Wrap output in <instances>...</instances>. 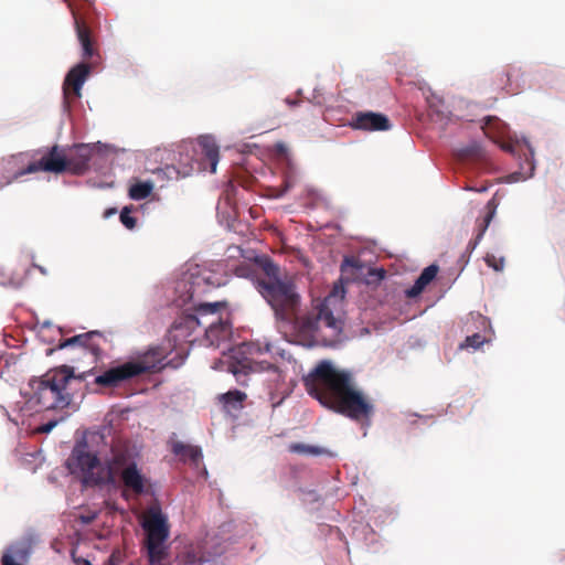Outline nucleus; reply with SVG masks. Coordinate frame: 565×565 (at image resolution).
I'll list each match as a JSON object with an SVG mask.
<instances>
[{"mask_svg":"<svg viewBox=\"0 0 565 565\" xmlns=\"http://www.w3.org/2000/svg\"><path fill=\"white\" fill-rule=\"evenodd\" d=\"M90 73V65L87 63H78L72 67L65 76L63 83V97L65 107L82 96V87Z\"/></svg>","mask_w":565,"mask_h":565,"instance_id":"obj_12","label":"nucleus"},{"mask_svg":"<svg viewBox=\"0 0 565 565\" xmlns=\"http://www.w3.org/2000/svg\"><path fill=\"white\" fill-rule=\"evenodd\" d=\"M120 222L128 228L132 230L136 226V218L130 215V210L124 207L120 213Z\"/></svg>","mask_w":565,"mask_h":565,"instance_id":"obj_27","label":"nucleus"},{"mask_svg":"<svg viewBox=\"0 0 565 565\" xmlns=\"http://www.w3.org/2000/svg\"><path fill=\"white\" fill-rule=\"evenodd\" d=\"M171 451L180 458L183 462H190L194 467H199L202 461L203 455L199 446L184 444L182 441H173Z\"/></svg>","mask_w":565,"mask_h":565,"instance_id":"obj_17","label":"nucleus"},{"mask_svg":"<svg viewBox=\"0 0 565 565\" xmlns=\"http://www.w3.org/2000/svg\"><path fill=\"white\" fill-rule=\"evenodd\" d=\"M484 341H486V339L481 334L475 333V334L468 335L466 338L463 343L460 344V349H466V348L479 349L484 343Z\"/></svg>","mask_w":565,"mask_h":565,"instance_id":"obj_25","label":"nucleus"},{"mask_svg":"<svg viewBox=\"0 0 565 565\" xmlns=\"http://www.w3.org/2000/svg\"><path fill=\"white\" fill-rule=\"evenodd\" d=\"M486 209H487V212L484 213V215L481 218L477 220L475 238L468 243L467 249L470 253L480 243V241L482 239L487 228L489 227V225L494 216L495 205L493 204V200L488 202Z\"/></svg>","mask_w":565,"mask_h":565,"instance_id":"obj_18","label":"nucleus"},{"mask_svg":"<svg viewBox=\"0 0 565 565\" xmlns=\"http://www.w3.org/2000/svg\"><path fill=\"white\" fill-rule=\"evenodd\" d=\"M170 353V345L151 347L136 360L105 371L95 379V383L104 387H116L120 383L145 373L159 372L167 366L179 367L183 363L184 356H179L178 361L167 360Z\"/></svg>","mask_w":565,"mask_h":565,"instance_id":"obj_3","label":"nucleus"},{"mask_svg":"<svg viewBox=\"0 0 565 565\" xmlns=\"http://www.w3.org/2000/svg\"><path fill=\"white\" fill-rule=\"evenodd\" d=\"M307 393L322 406L354 420L369 419L373 405L359 388L353 374L320 361L302 379Z\"/></svg>","mask_w":565,"mask_h":565,"instance_id":"obj_1","label":"nucleus"},{"mask_svg":"<svg viewBox=\"0 0 565 565\" xmlns=\"http://www.w3.org/2000/svg\"><path fill=\"white\" fill-rule=\"evenodd\" d=\"M348 267H352L358 271L363 270V266L356 265L354 262H351L349 259H345V262L342 265V271L345 273L348 270Z\"/></svg>","mask_w":565,"mask_h":565,"instance_id":"obj_30","label":"nucleus"},{"mask_svg":"<svg viewBox=\"0 0 565 565\" xmlns=\"http://www.w3.org/2000/svg\"><path fill=\"white\" fill-rule=\"evenodd\" d=\"M85 565H92L88 561H85Z\"/></svg>","mask_w":565,"mask_h":565,"instance_id":"obj_37","label":"nucleus"},{"mask_svg":"<svg viewBox=\"0 0 565 565\" xmlns=\"http://www.w3.org/2000/svg\"><path fill=\"white\" fill-rule=\"evenodd\" d=\"M487 186H481L480 189L470 188V190L478 191V192H484L487 191Z\"/></svg>","mask_w":565,"mask_h":565,"instance_id":"obj_34","label":"nucleus"},{"mask_svg":"<svg viewBox=\"0 0 565 565\" xmlns=\"http://www.w3.org/2000/svg\"><path fill=\"white\" fill-rule=\"evenodd\" d=\"M350 126L364 131H384L388 129V118L373 111H358L352 116Z\"/></svg>","mask_w":565,"mask_h":565,"instance_id":"obj_14","label":"nucleus"},{"mask_svg":"<svg viewBox=\"0 0 565 565\" xmlns=\"http://www.w3.org/2000/svg\"><path fill=\"white\" fill-rule=\"evenodd\" d=\"M96 337H100V333L98 331H90V332H87V333H83V334H78V335H74L72 338H68L64 341H62L60 344H58V349H64V348H67V347H71V345H81L82 347V343L84 341H92L93 339H95Z\"/></svg>","mask_w":565,"mask_h":565,"instance_id":"obj_23","label":"nucleus"},{"mask_svg":"<svg viewBox=\"0 0 565 565\" xmlns=\"http://www.w3.org/2000/svg\"><path fill=\"white\" fill-rule=\"evenodd\" d=\"M195 170V168L193 167V164H189V169L183 171V175H188L191 171Z\"/></svg>","mask_w":565,"mask_h":565,"instance_id":"obj_33","label":"nucleus"},{"mask_svg":"<svg viewBox=\"0 0 565 565\" xmlns=\"http://www.w3.org/2000/svg\"><path fill=\"white\" fill-rule=\"evenodd\" d=\"M257 290L280 321L292 320L300 310L301 298L290 279L281 280L268 275L257 281Z\"/></svg>","mask_w":565,"mask_h":565,"instance_id":"obj_6","label":"nucleus"},{"mask_svg":"<svg viewBox=\"0 0 565 565\" xmlns=\"http://www.w3.org/2000/svg\"><path fill=\"white\" fill-rule=\"evenodd\" d=\"M521 71L515 67H510L508 70H503L498 72L494 76L495 86L504 90L507 94L515 95L521 90Z\"/></svg>","mask_w":565,"mask_h":565,"instance_id":"obj_15","label":"nucleus"},{"mask_svg":"<svg viewBox=\"0 0 565 565\" xmlns=\"http://www.w3.org/2000/svg\"><path fill=\"white\" fill-rule=\"evenodd\" d=\"M438 266L431 264L424 268L418 278L415 280V284L406 290V295L409 298L417 297L423 292V290L436 278L438 274Z\"/></svg>","mask_w":565,"mask_h":565,"instance_id":"obj_20","label":"nucleus"},{"mask_svg":"<svg viewBox=\"0 0 565 565\" xmlns=\"http://www.w3.org/2000/svg\"><path fill=\"white\" fill-rule=\"evenodd\" d=\"M271 349L269 343L262 344L259 342H244L232 350L231 359L228 362V372H231L236 381L241 384H246L244 376L250 373L260 372L265 369L264 362H258L255 356Z\"/></svg>","mask_w":565,"mask_h":565,"instance_id":"obj_7","label":"nucleus"},{"mask_svg":"<svg viewBox=\"0 0 565 565\" xmlns=\"http://www.w3.org/2000/svg\"><path fill=\"white\" fill-rule=\"evenodd\" d=\"M98 148L85 143L75 145L70 149L67 157V172L72 174L82 175L89 168V161L97 152Z\"/></svg>","mask_w":565,"mask_h":565,"instance_id":"obj_13","label":"nucleus"},{"mask_svg":"<svg viewBox=\"0 0 565 565\" xmlns=\"http://www.w3.org/2000/svg\"><path fill=\"white\" fill-rule=\"evenodd\" d=\"M486 264L493 268L495 271H502L504 268V258L503 257H497L493 254H487L484 257Z\"/></svg>","mask_w":565,"mask_h":565,"instance_id":"obj_26","label":"nucleus"},{"mask_svg":"<svg viewBox=\"0 0 565 565\" xmlns=\"http://www.w3.org/2000/svg\"><path fill=\"white\" fill-rule=\"evenodd\" d=\"M222 302L200 303L195 307L194 313L183 315L177 319L170 331L173 340L188 338L196 328L202 327L211 344L225 339L231 328L227 321H223L218 311L223 308Z\"/></svg>","mask_w":565,"mask_h":565,"instance_id":"obj_4","label":"nucleus"},{"mask_svg":"<svg viewBox=\"0 0 565 565\" xmlns=\"http://www.w3.org/2000/svg\"><path fill=\"white\" fill-rule=\"evenodd\" d=\"M201 153L210 163V171L214 173L220 159V150L211 136H201L198 140Z\"/></svg>","mask_w":565,"mask_h":565,"instance_id":"obj_19","label":"nucleus"},{"mask_svg":"<svg viewBox=\"0 0 565 565\" xmlns=\"http://www.w3.org/2000/svg\"><path fill=\"white\" fill-rule=\"evenodd\" d=\"M84 380L85 373L76 376L68 365L49 370L30 381V402L45 411L67 408L73 402V383Z\"/></svg>","mask_w":565,"mask_h":565,"instance_id":"obj_2","label":"nucleus"},{"mask_svg":"<svg viewBox=\"0 0 565 565\" xmlns=\"http://www.w3.org/2000/svg\"><path fill=\"white\" fill-rule=\"evenodd\" d=\"M39 171L63 173L67 171V157L65 150L58 146H53L42 158L33 161L15 174V178Z\"/></svg>","mask_w":565,"mask_h":565,"instance_id":"obj_11","label":"nucleus"},{"mask_svg":"<svg viewBox=\"0 0 565 565\" xmlns=\"http://www.w3.org/2000/svg\"><path fill=\"white\" fill-rule=\"evenodd\" d=\"M124 486L131 490L136 495L145 492L146 479L135 462L125 467L120 475Z\"/></svg>","mask_w":565,"mask_h":565,"instance_id":"obj_16","label":"nucleus"},{"mask_svg":"<svg viewBox=\"0 0 565 565\" xmlns=\"http://www.w3.org/2000/svg\"><path fill=\"white\" fill-rule=\"evenodd\" d=\"M198 167H196V170L201 169V163L196 162Z\"/></svg>","mask_w":565,"mask_h":565,"instance_id":"obj_36","label":"nucleus"},{"mask_svg":"<svg viewBox=\"0 0 565 565\" xmlns=\"http://www.w3.org/2000/svg\"><path fill=\"white\" fill-rule=\"evenodd\" d=\"M66 466L71 473H81L85 483L100 484L105 481L99 459L96 454L87 450L86 443L75 445Z\"/></svg>","mask_w":565,"mask_h":565,"instance_id":"obj_9","label":"nucleus"},{"mask_svg":"<svg viewBox=\"0 0 565 565\" xmlns=\"http://www.w3.org/2000/svg\"><path fill=\"white\" fill-rule=\"evenodd\" d=\"M247 395L238 390L228 391L217 396L226 413L238 412L244 407Z\"/></svg>","mask_w":565,"mask_h":565,"instance_id":"obj_21","label":"nucleus"},{"mask_svg":"<svg viewBox=\"0 0 565 565\" xmlns=\"http://www.w3.org/2000/svg\"><path fill=\"white\" fill-rule=\"evenodd\" d=\"M343 299V287L334 286L324 300L316 307L315 311L306 315H299V311H297L292 320H284L282 322L292 328V332L300 343L311 342L319 324L339 332L341 330V321L333 316L332 307L341 305Z\"/></svg>","mask_w":565,"mask_h":565,"instance_id":"obj_5","label":"nucleus"},{"mask_svg":"<svg viewBox=\"0 0 565 565\" xmlns=\"http://www.w3.org/2000/svg\"><path fill=\"white\" fill-rule=\"evenodd\" d=\"M289 451L300 455L318 456L322 454V449L316 446H309L301 443H294L289 446Z\"/></svg>","mask_w":565,"mask_h":565,"instance_id":"obj_24","label":"nucleus"},{"mask_svg":"<svg viewBox=\"0 0 565 565\" xmlns=\"http://www.w3.org/2000/svg\"><path fill=\"white\" fill-rule=\"evenodd\" d=\"M367 270H369V275L371 277V278L366 279L367 284L374 282V281H380L381 279L384 278V275H385V270L384 269H382L380 271H376V270H373V269H367Z\"/></svg>","mask_w":565,"mask_h":565,"instance_id":"obj_28","label":"nucleus"},{"mask_svg":"<svg viewBox=\"0 0 565 565\" xmlns=\"http://www.w3.org/2000/svg\"><path fill=\"white\" fill-rule=\"evenodd\" d=\"M55 425H56V423H55V422H50V423H47V424L43 425V426L40 428V431H41V433H49V431H51V430H52V428H53Z\"/></svg>","mask_w":565,"mask_h":565,"instance_id":"obj_31","label":"nucleus"},{"mask_svg":"<svg viewBox=\"0 0 565 565\" xmlns=\"http://www.w3.org/2000/svg\"><path fill=\"white\" fill-rule=\"evenodd\" d=\"M146 531V547L151 564L160 563L167 557V547L163 545L169 539V525L160 511H151L142 523Z\"/></svg>","mask_w":565,"mask_h":565,"instance_id":"obj_8","label":"nucleus"},{"mask_svg":"<svg viewBox=\"0 0 565 565\" xmlns=\"http://www.w3.org/2000/svg\"><path fill=\"white\" fill-rule=\"evenodd\" d=\"M286 103H287L288 105H290V106H295V105H297V104H298V102H297V100H290V99H286Z\"/></svg>","mask_w":565,"mask_h":565,"instance_id":"obj_35","label":"nucleus"},{"mask_svg":"<svg viewBox=\"0 0 565 565\" xmlns=\"http://www.w3.org/2000/svg\"><path fill=\"white\" fill-rule=\"evenodd\" d=\"M153 190V183L150 181L137 182L129 188V196L132 200H143L148 198Z\"/></svg>","mask_w":565,"mask_h":565,"instance_id":"obj_22","label":"nucleus"},{"mask_svg":"<svg viewBox=\"0 0 565 565\" xmlns=\"http://www.w3.org/2000/svg\"><path fill=\"white\" fill-rule=\"evenodd\" d=\"M82 347L86 350H88L94 355H98L100 352V348L97 343H95L94 339L92 341H84L82 343Z\"/></svg>","mask_w":565,"mask_h":565,"instance_id":"obj_29","label":"nucleus"},{"mask_svg":"<svg viewBox=\"0 0 565 565\" xmlns=\"http://www.w3.org/2000/svg\"><path fill=\"white\" fill-rule=\"evenodd\" d=\"M278 153L284 154L287 152V147L282 142H278L275 146Z\"/></svg>","mask_w":565,"mask_h":565,"instance_id":"obj_32","label":"nucleus"},{"mask_svg":"<svg viewBox=\"0 0 565 565\" xmlns=\"http://www.w3.org/2000/svg\"><path fill=\"white\" fill-rule=\"evenodd\" d=\"M73 17L74 28L77 40L82 47V56L84 60H90L98 55L92 29L88 23V9L90 2L87 0H63Z\"/></svg>","mask_w":565,"mask_h":565,"instance_id":"obj_10","label":"nucleus"}]
</instances>
